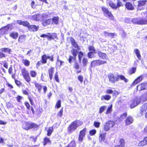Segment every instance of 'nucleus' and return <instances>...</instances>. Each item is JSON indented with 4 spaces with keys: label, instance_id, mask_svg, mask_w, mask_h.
I'll return each instance as SVG.
<instances>
[{
    "label": "nucleus",
    "instance_id": "obj_1",
    "mask_svg": "<svg viewBox=\"0 0 147 147\" xmlns=\"http://www.w3.org/2000/svg\"><path fill=\"white\" fill-rule=\"evenodd\" d=\"M82 124L81 121L77 120L72 122L67 128L68 131L70 132L76 130L77 128L81 125Z\"/></svg>",
    "mask_w": 147,
    "mask_h": 147
},
{
    "label": "nucleus",
    "instance_id": "obj_2",
    "mask_svg": "<svg viewBox=\"0 0 147 147\" xmlns=\"http://www.w3.org/2000/svg\"><path fill=\"white\" fill-rule=\"evenodd\" d=\"M70 40L72 45L74 47V49L71 51V53L74 56L76 57L77 54V50L79 49V47L73 38H71Z\"/></svg>",
    "mask_w": 147,
    "mask_h": 147
},
{
    "label": "nucleus",
    "instance_id": "obj_3",
    "mask_svg": "<svg viewBox=\"0 0 147 147\" xmlns=\"http://www.w3.org/2000/svg\"><path fill=\"white\" fill-rule=\"evenodd\" d=\"M115 122L112 121H108L105 123L104 125V129L105 131H108L110 129L113 127L115 125Z\"/></svg>",
    "mask_w": 147,
    "mask_h": 147
},
{
    "label": "nucleus",
    "instance_id": "obj_4",
    "mask_svg": "<svg viewBox=\"0 0 147 147\" xmlns=\"http://www.w3.org/2000/svg\"><path fill=\"white\" fill-rule=\"evenodd\" d=\"M13 28V26L11 24H9L0 30V34H6L7 33V30H11Z\"/></svg>",
    "mask_w": 147,
    "mask_h": 147
},
{
    "label": "nucleus",
    "instance_id": "obj_5",
    "mask_svg": "<svg viewBox=\"0 0 147 147\" xmlns=\"http://www.w3.org/2000/svg\"><path fill=\"white\" fill-rule=\"evenodd\" d=\"M37 127V125L34 123L30 124L28 123L23 124L22 126L23 128L26 130Z\"/></svg>",
    "mask_w": 147,
    "mask_h": 147
},
{
    "label": "nucleus",
    "instance_id": "obj_6",
    "mask_svg": "<svg viewBox=\"0 0 147 147\" xmlns=\"http://www.w3.org/2000/svg\"><path fill=\"white\" fill-rule=\"evenodd\" d=\"M102 9L105 15L109 18L111 20H113L114 17L111 13L107 9L104 7H102Z\"/></svg>",
    "mask_w": 147,
    "mask_h": 147
},
{
    "label": "nucleus",
    "instance_id": "obj_7",
    "mask_svg": "<svg viewBox=\"0 0 147 147\" xmlns=\"http://www.w3.org/2000/svg\"><path fill=\"white\" fill-rule=\"evenodd\" d=\"M109 81L113 83L119 80V76L118 75H114L113 74H111L109 75Z\"/></svg>",
    "mask_w": 147,
    "mask_h": 147
},
{
    "label": "nucleus",
    "instance_id": "obj_8",
    "mask_svg": "<svg viewBox=\"0 0 147 147\" xmlns=\"http://www.w3.org/2000/svg\"><path fill=\"white\" fill-rule=\"evenodd\" d=\"M29 18L36 21H39L42 19V15L38 13L32 16H30Z\"/></svg>",
    "mask_w": 147,
    "mask_h": 147
},
{
    "label": "nucleus",
    "instance_id": "obj_9",
    "mask_svg": "<svg viewBox=\"0 0 147 147\" xmlns=\"http://www.w3.org/2000/svg\"><path fill=\"white\" fill-rule=\"evenodd\" d=\"M106 63V61H105L100 60L94 61L91 62V66L92 67H94L96 65H100L105 64Z\"/></svg>",
    "mask_w": 147,
    "mask_h": 147
},
{
    "label": "nucleus",
    "instance_id": "obj_10",
    "mask_svg": "<svg viewBox=\"0 0 147 147\" xmlns=\"http://www.w3.org/2000/svg\"><path fill=\"white\" fill-rule=\"evenodd\" d=\"M47 59H50V60L52 61H53V56H47L46 55H44L42 57L41 62L43 63H46Z\"/></svg>",
    "mask_w": 147,
    "mask_h": 147
},
{
    "label": "nucleus",
    "instance_id": "obj_11",
    "mask_svg": "<svg viewBox=\"0 0 147 147\" xmlns=\"http://www.w3.org/2000/svg\"><path fill=\"white\" fill-rule=\"evenodd\" d=\"M86 131V129L84 128L80 132L78 138V140L79 141L82 142L85 135Z\"/></svg>",
    "mask_w": 147,
    "mask_h": 147
},
{
    "label": "nucleus",
    "instance_id": "obj_12",
    "mask_svg": "<svg viewBox=\"0 0 147 147\" xmlns=\"http://www.w3.org/2000/svg\"><path fill=\"white\" fill-rule=\"evenodd\" d=\"M18 23L20 25H22L23 26L27 27L28 28L29 26V24L27 21H22L21 20H18L17 21Z\"/></svg>",
    "mask_w": 147,
    "mask_h": 147
},
{
    "label": "nucleus",
    "instance_id": "obj_13",
    "mask_svg": "<svg viewBox=\"0 0 147 147\" xmlns=\"http://www.w3.org/2000/svg\"><path fill=\"white\" fill-rule=\"evenodd\" d=\"M119 144L115 146V147H125V143L123 139H120L119 140Z\"/></svg>",
    "mask_w": 147,
    "mask_h": 147
},
{
    "label": "nucleus",
    "instance_id": "obj_14",
    "mask_svg": "<svg viewBox=\"0 0 147 147\" xmlns=\"http://www.w3.org/2000/svg\"><path fill=\"white\" fill-rule=\"evenodd\" d=\"M98 54L100 57L104 59H107L108 57L106 54L104 53H103L100 51H98Z\"/></svg>",
    "mask_w": 147,
    "mask_h": 147
},
{
    "label": "nucleus",
    "instance_id": "obj_15",
    "mask_svg": "<svg viewBox=\"0 0 147 147\" xmlns=\"http://www.w3.org/2000/svg\"><path fill=\"white\" fill-rule=\"evenodd\" d=\"M28 28L29 30L36 32L38 30L39 27L38 26H36L35 25H32L31 26L29 25Z\"/></svg>",
    "mask_w": 147,
    "mask_h": 147
},
{
    "label": "nucleus",
    "instance_id": "obj_16",
    "mask_svg": "<svg viewBox=\"0 0 147 147\" xmlns=\"http://www.w3.org/2000/svg\"><path fill=\"white\" fill-rule=\"evenodd\" d=\"M147 100V93H146L142 95L140 97V102L138 103L141 101L145 102Z\"/></svg>",
    "mask_w": 147,
    "mask_h": 147
},
{
    "label": "nucleus",
    "instance_id": "obj_17",
    "mask_svg": "<svg viewBox=\"0 0 147 147\" xmlns=\"http://www.w3.org/2000/svg\"><path fill=\"white\" fill-rule=\"evenodd\" d=\"M140 91L142 90H147V82H144L140 85Z\"/></svg>",
    "mask_w": 147,
    "mask_h": 147
},
{
    "label": "nucleus",
    "instance_id": "obj_18",
    "mask_svg": "<svg viewBox=\"0 0 147 147\" xmlns=\"http://www.w3.org/2000/svg\"><path fill=\"white\" fill-rule=\"evenodd\" d=\"M138 24L142 25L147 24V18L140 19L138 20Z\"/></svg>",
    "mask_w": 147,
    "mask_h": 147
},
{
    "label": "nucleus",
    "instance_id": "obj_19",
    "mask_svg": "<svg viewBox=\"0 0 147 147\" xmlns=\"http://www.w3.org/2000/svg\"><path fill=\"white\" fill-rule=\"evenodd\" d=\"M133 122V119L132 117L130 116L128 117L125 120V123L126 125H128L131 123Z\"/></svg>",
    "mask_w": 147,
    "mask_h": 147
},
{
    "label": "nucleus",
    "instance_id": "obj_20",
    "mask_svg": "<svg viewBox=\"0 0 147 147\" xmlns=\"http://www.w3.org/2000/svg\"><path fill=\"white\" fill-rule=\"evenodd\" d=\"M111 96L110 95L108 94L102 96L101 98L102 100H109L111 99Z\"/></svg>",
    "mask_w": 147,
    "mask_h": 147
},
{
    "label": "nucleus",
    "instance_id": "obj_21",
    "mask_svg": "<svg viewBox=\"0 0 147 147\" xmlns=\"http://www.w3.org/2000/svg\"><path fill=\"white\" fill-rule=\"evenodd\" d=\"M59 18L55 17L52 19V24H57L59 22Z\"/></svg>",
    "mask_w": 147,
    "mask_h": 147
},
{
    "label": "nucleus",
    "instance_id": "obj_22",
    "mask_svg": "<svg viewBox=\"0 0 147 147\" xmlns=\"http://www.w3.org/2000/svg\"><path fill=\"white\" fill-rule=\"evenodd\" d=\"M105 134H102L100 135L99 138V142L102 143L105 140Z\"/></svg>",
    "mask_w": 147,
    "mask_h": 147
},
{
    "label": "nucleus",
    "instance_id": "obj_23",
    "mask_svg": "<svg viewBox=\"0 0 147 147\" xmlns=\"http://www.w3.org/2000/svg\"><path fill=\"white\" fill-rule=\"evenodd\" d=\"M54 68L53 67H51L49 70V74L50 79L51 80L53 78V75L54 72Z\"/></svg>",
    "mask_w": 147,
    "mask_h": 147
},
{
    "label": "nucleus",
    "instance_id": "obj_24",
    "mask_svg": "<svg viewBox=\"0 0 147 147\" xmlns=\"http://www.w3.org/2000/svg\"><path fill=\"white\" fill-rule=\"evenodd\" d=\"M10 36L14 39H16L18 36V33L17 32H11L10 34Z\"/></svg>",
    "mask_w": 147,
    "mask_h": 147
},
{
    "label": "nucleus",
    "instance_id": "obj_25",
    "mask_svg": "<svg viewBox=\"0 0 147 147\" xmlns=\"http://www.w3.org/2000/svg\"><path fill=\"white\" fill-rule=\"evenodd\" d=\"M125 6L126 8L129 10H133L134 9L133 6L129 2L126 3Z\"/></svg>",
    "mask_w": 147,
    "mask_h": 147
},
{
    "label": "nucleus",
    "instance_id": "obj_26",
    "mask_svg": "<svg viewBox=\"0 0 147 147\" xmlns=\"http://www.w3.org/2000/svg\"><path fill=\"white\" fill-rule=\"evenodd\" d=\"M34 84L35 87L38 89V92L40 93L42 87V85L37 83H35Z\"/></svg>",
    "mask_w": 147,
    "mask_h": 147
},
{
    "label": "nucleus",
    "instance_id": "obj_27",
    "mask_svg": "<svg viewBox=\"0 0 147 147\" xmlns=\"http://www.w3.org/2000/svg\"><path fill=\"white\" fill-rule=\"evenodd\" d=\"M82 67H86L87 66L88 61L87 59L85 58H83L82 61Z\"/></svg>",
    "mask_w": 147,
    "mask_h": 147
},
{
    "label": "nucleus",
    "instance_id": "obj_28",
    "mask_svg": "<svg viewBox=\"0 0 147 147\" xmlns=\"http://www.w3.org/2000/svg\"><path fill=\"white\" fill-rule=\"evenodd\" d=\"M26 39V36L24 35H21L19 36L18 39V41L19 42L22 43V42L24 41Z\"/></svg>",
    "mask_w": 147,
    "mask_h": 147
},
{
    "label": "nucleus",
    "instance_id": "obj_29",
    "mask_svg": "<svg viewBox=\"0 0 147 147\" xmlns=\"http://www.w3.org/2000/svg\"><path fill=\"white\" fill-rule=\"evenodd\" d=\"M21 72L23 77L29 74L28 71L25 68L21 70Z\"/></svg>",
    "mask_w": 147,
    "mask_h": 147
},
{
    "label": "nucleus",
    "instance_id": "obj_30",
    "mask_svg": "<svg viewBox=\"0 0 147 147\" xmlns=\"http://www.w3.org/2000/svg\"><path fill=\"white\" fill-rule=\"evenodd\" d=\"M112 105H111V106L108 108V109L105 113L106 114H111L112 111Z\"/></svg>",
    "mask_w": 147,
    "mask_h": 147
},
{
    "label": "nucleus",
    "instance_id": "obj_31",
    "mask_svg": "<svg viewBox=\"0 0 147 147\" xmlns=\"http://www.w3.org/2000/svg\"><path fill=\"white\" fill-rule=\"evenodd\" d=\"M22 62L25 65L27 66H28L30 64V61L27 59H23L22 60Z\"/></svg>",
    "mask_w": 147,
    "mask_h": 147
},
{
    "label": "nucleus",
    "instance_id": "obj_32",
    "mask_svg": "<svg viewBox=\"0 0 147 147\" xmlns=\"http://www.w3.org/2000/svg\"><path fill=\"white\" fill-rule=\"evenodd\" d=\"M106 108V106H102L99 109V113L100 114H101L105 110Z\"/></svg>",
    "mask_w": 147,
    "mask_h": 147
},
{
    "label": "nucleus",
    "instance_id": "obj_33",
    "mask_svg": "<svg viewBox=\"0 0 147 147\" xmlns=\"http://www.w3.org/2000/svg\"><path fill=\"white\" fill-rule=\"evenodd\" d=\"M50 40L51 39H54L55 38L57 39L58 38L57 34L55 33H53L52 34H50Z\"/></svg>",
    "mask_w": 147,
    "mask_h": 147
},
{
    "label": "nucleus",
    "instance_id": "obj_34",
    "mask_svg": "<svg viewBox=\"0 0 147 147\" xmlns=\"http://www.w3.org/2000/svg\"><path fill=\"white\" fill-rule=\"evenodd\" d=\"M95 54L92 52H90L88 53V57L90 58H92L95 57V55H94Z\"/></svg>",
    "mask_w": 147,
    "mask_h": 147
},
{
    "label": "nucleus",
    "instance_id": "obj_35",
    "mask_svg": "<svg viewBox=\"0 0 147 147\" xmlns=\"http://www.w3.org/2000/svg\"><path fill=\"white\" fill-rule=\"evenodd\" d=\"M53 127H49V129L47 131V135L48 136H50L53 131Z\"/></svg>",
    "mask_w": 147,
    "mask_h": 147
},
{
    "label": "nucleus",
    "instance_id": "obj_36",
    "mask_svg": "<svg viewBox=\"0 0 147 147\" xmlns=\"http://www.w3.org/2000/svg\"><path fill=\"white\" fill-rule=\"evenodd\" d=\"M139 144L138 145V146H144L147 144L144 141V139L143 140L140 141Z\"/></svg>",
    "mask_w": 147,
    "mask_h": 147
},
{
    "label": "nucleus",
    "instance_id": "obj_37",
    "mask_svg": "<svg viewBox=\"0 0 147 147\" xmlns=\"http://www.w3.org/2000/svg\"><path fill=\"white\" fill-rule=\"evenodd\" d=\"M137 105V100H134V102H133V103L131 105L130 107L131 109L135 107V106H136Z\"/></svg>",
    "mask_w": 147,
    "mask_h": 147
},
{
    "label": "nucleus",
    "instance_id": "obj_38",
    "mask_svg": "<svg viewBox=\"0 0 147 147\" xmlns=\"http://www.w3.org/2000/svg\"><path fill=\"white\" fill-rule=\"evenodd\" d=\"M23 77L27 82H29L30 81L31 79L29 74L24 76Z\"/></svg>",
    "mask_w": 147,
    "mask_h": 147
},
{
    "label": "nucleus",
    "instance_id": "obj_39",
    "mask_svg": "<svg viewBox=\"0 0 147 147\" xmlns=\"http://www.w3.org/2000/svg\"><path fill=\"white\" fill-rule=\"evenodd\" d=\"M146 110V108H145L144 105H143L142 106L141 110L140 111V113L142 115L143 114L145 113Z\"/></svg>",
    "mask_w": 147,
    "mask_h": 147
},
{
    "label": "nucleus",
    "instance_id": "obj_40",
    "mask_svg": "<svg viewBox=\"0 0 147 147\" xmlns=\"http://www.w3.org/2000/svg\"><path fill=\"white\" fill-rule=\"evenodd\" d=\"M1 50L3 52H7L9 53H10L11 50L9 48H2L1 49Z\"/></svg>",
    "mask_w": 147,
    "mask_h": 147
},
{
    "label": "nucleus",
    "instance_id": "obj_41",
    "mask_svg": "<svg viewBox=\"0 0 147 147\" xmlns=\"http://www.w3.org/2000/svg\"><path fill=\"white\" fill-rule=\"evenodd\" d=\"M88 50L90 51V52H94V53L96 54V53L95 50L92 46H90L88 47Z\"/></svg>",
    "mask_w": 147,
    "mask_h": 147
},
{
    "label": "nucleus",
    "instance_id": "obj_42",
    "mask_svg": "<svg viewBox=\"0 0 147 147\" xmlns=\"http://www.w3.org/2000/svg\"><path fill=\"white\" fill-rule=\"evenodd\" d=\"M109 5L111 7L113 8H117V6L112 2H109Z\"/></svg>",
    "mask_w": 147,
    "mask_h": 147
},
{
    "label": "nucleus",
    "instance_id": "obj_43",
    "mask_svg": "<svg viewBox=\"0 0 147 147\" xmlns=\"http://www.w3.org/2000/svg\"><path fill=\"white\" fill-rule=\"evenodd\" d=\"M30 74L31 76L32 77L34 78L36 75V71L33 70L30 71Z\"/></svg>",
    "mask_w": 147,
    "mask_h": 147
},
{
    "label": "nucleus",
    "instance_id": "obj_44",
    "mask_svg": "<svg viewBox=\"0 0 147 147\" xmlns=\"http://www.w3.org/2000/svg\"><path fill=\"white\" fill-rule=\"evenodd\" d=\"M136 70V68L133 67L132 69H130L129 71V74H131L135 73Z\"/></svg>",
    "mask_w": 147,
    "mask_h": 147
},
{
    "label": "nucleus",
    "instance_id": "obj_45",
    "mask_svg": "<svg viewBox=\"0 0 147 147\" xmlns=\"http://www.w3.org/2000/svg\"><path fill=\"white\" fill-rule=\"evenodd\" d=\"M119 79H120L122 80H123L125 82H127L128 81V80L125 78V77L123 75H119Z\"/></svg>",
    "mask_w": 147,
    "mask_h": 147
},
{
    "label": "nucleus",
    "instance_id": "obj_46",
    "mask_svg": "<svg viewBox=\"0 0 147 147\" xmlns=\"http://www.w3.org/2000/svg\"><path fill=\"white\" fill-rule=\"evenodd\" d=\"M146 1H138V6H143Z\"/></svg>",
    "mask_w": 147,
    "mask_h": 147
},
{
    "label": "nucleus",
    "instance_id": "obj_47",
    "mask_svg": "<svg viewBox=\"0 0 147 147\" xmlns=\"http://www.w3.org/2000/svg\"><path fill=\"white\" fill-rule=\"evenodd\" d=\"M83 55L84 54L82 52H79L78 54V57L79 61L80 62L81 61L82 58V57Z\"/></svg>",
    "mask_w": 147,
    "mask_h": 147
},
{
    "label": "nucleus",
    "instance_id": "obj_48",
    "mask_svg": "<svg viewBox=\"0 0 147 147\" xmlns=\"http://www.w3.org/2000/svg\"><path fill=\"white\" fill-rule=\"evenodd\" d=\"M50 33H48L47 34H42L40 36L42 37V38L46 37V38H47V39H49V38L50 37Z\"/></svg>",
    "mask_w": 147,
    "mask_h": 147
},
{
    "label": "nucleus",
    "instance_id": "obj_49",
    "mask_svg": "<svg viewBox=\"0 0 147 147\" xmlns=\"http://www.w3.org/2000/svg\"><path fill=\"white\" fill-rule=\"evenodd\" d=\"M100 124V123L99 122L95 121L94 123V125L96 128H98Z\"/></svg>",
    "mask_w": 147,
    "mask_h": 147
},
{
    "label": "nucleus",
    "instance_id": "obj_50",
    "mask_svg": "<svg viewBox=\"0 0 147 147\" xmlns=\"http://www.w3.org/2000/svg\"><path fill=\"white\" fill-rule=\"evenodd\" d=\"M61 106V101L60 100H58L56 104L55 107L57 108L58 109Z\"/></svg>",
    "mask_w": 147,
    "mask_h": 147
},
{
    "label": "nucleus",
    "instance_id": "obj_51",
    "mask_svg": "<svg viewBox=\"0 0 147 147\" xmlns=\"http://www.w3.org/2000/svg\"><path fill=\"white\" fill-rule=\"evenodd\" d=\"M96 130L95 129H92L89 131V134L90 136L94 135L96 133Z\"/></svg>",
    "mask_w": 147,
    "mask_h": 147
},
{
    "label": "nucleus",
    "instance_id": "obj_52",
    "mask_svg": "<svg viewBox=\"0 0 147 147\" xmlns=\"http://www.w3.org/2000/svg\"><path fill=\"white\" fill-rule=\"evenodd\" d=\"M63 109H61L60 110V111L57 114L58 116L59 117H61L63 115Z\"/></svg>",
    "mask_w": 147,
    "mask_h": 147
},
{
    "label": "nucleus",
    "instance_id": "obj_53",
    "mask_svg": "<svg viewBox=\"0 0 147 147\" xmlns=\"http://www.w3.org/2000/svg\"><path fill=\"white\" fill-rule=\"evenodd\" d=\"M78 80L81 83H82L83 82V78L82 76H79L78 77Z\"/></svg>",
    "mask_w": 147,
    "mask_h": 147
},
{
    "label": "nucleus",
    "instance_id": "obj_54",
    "mask_svg": "<svg viewBox=\"0 0 147 147\" xmlns=\"http://www.w3.org/2000/svg\"><path fill=\"white\" fill-rule=\"evenodd\" d=\"M55 79L56 81L57 82H59V79L58 78V74L57 72L55 74Z\"/></svg>",
    "mask_w": 147,
    "mask_h": 147
},
{
    "label": "nucleus",
    "instance_id": "obj_55",
    "mask_svg": "<svg viewBox=\"0 0 147 147\" xmlns=\"http://www.w3.org/2000/svg\"><path fill=\"white\" fill-rule=\"evenodd\" d=\"M113 92V90L110 89H107L105 91V93L107 94H111Z\"/></svg>",
    "mask_w": 147,
    "mask_h": 147
},
{
    "label": "nucleus",
    "instance_id": "obj_56",
    "mask_svg": "<svg viewBox=\"0 0 147 147\" xmlns=\"http://www.w3.org/2000/svg\"><path fill=\"white\" fill-rule=\"evenodd\" d=\"M131 21L134 24H137L138 23V19L137 18H135L133 19Z\"/></svg>",
    "mask_w": 147,
    "mask_h": 147
},
{
    "label": "nucleus",
    "instance_id": "obj_57",
    "mask_svg": "<svg viewBox=\"0 0 147 147\" xmlns=\"http://www.w3.org/2000/svg\"><path fill=\"white\" fill-rule=\"evenodd\" d=\"M44 142L45 144L50 143V141L49 140V138H45L44 139Z\"/></svg>",
    "mask_w": 147,
    "mask_h": 147
},
{
    "label": "nucleus",
    "instance_id": "obj_58",
    "mask_svg": "<svg viewBox=\"0 0 147 147\" xmlns=\"http://www.w3.org/2000/svg\"><path fill=\"white\" fill-rule=\"evenodd\" d=\"M74 66L76 69H79V66L78 63L77 62H75L74 64Z\"/></svg>",
    "mask_w": 147,
    "mask_h": 147
},
{
    "label": "nucleus",
    "instance_id": "obj_59",
    "mask_svg": "<svg viewBox=\"0 0 147 147\" xmlns=\"http://www.w3.org/2000/svg\"><path fill=\"white\" fill-rule=\"evenodd\" d=\"M122 5V3L120 1H118L117 5H116L117 6V8L119 6H121Z\"/></svg>",
    "mask_w": 147,
    "mask_h": 147
},
{
    "label": "nucleus",
    "instance_id": "obj_60",
    "mask_svg": "<svg viewBox=\"0 0 147 147\" xmlns=\"http://www.w3.org/2000/svg\"><path fill=\"white\" fill-rule=\"evenodd\" d=\"M115 34L114 33H109V36L111 38H114V36H115Z\"/></svg>",
    "mask_w": 147,
    "mask_h": 147
},
{
    "label": "nucleus",
    "instance_id": "obj_61",
    "mask_svg": "<svg viewBox=\"0 0 147 147\" xmlns=\"http://www.w3.org/2000/svg\"><path fill=\"white\" fill-rule=\"evenodd\" d=\"M25 105L28 109H30V106L28 102H25Z\"/></svg>",
    "mask_w": 147,
    "mask_h": 147
},
{
    "label": "nucleus",
    "instance_id": "obj_62",
    "mask_svg": "<svg viewBox=\"0 0 147 147\" xmlns=\"http://www.w3.org/2000/svg\"><path fill=\"white\" fill-rule=\"evenodd\" d=\"M138 83V78H137L133 82L132 85L134 86Z\"/></svg>",
    "mask_w": 147,
    "mask_h": 147
},
{
    "label": "nucleus",
    "instance_id": "obj_63",
    "mask_svg": "<svg viewBox=\"0 0 147 147\" xmlns=\"http://www.w3.org/2000/svg\"><path fill=\"white\" fill-rule=\"evenodd\" d=\"M51 19H48L46 21H45V22L47 25L51 23Z\"/></svg>",
    "mask_w": 147,
    "mask_h": 147
},
{
    "label": "nucleus",
    "instance_id": "obj_64",
    "mask_svg": "<svg viewBox=\"0 0 147 147\" xmlns=\"http://www.w3.org/2000/svg\"><path fill=\"white\" fill-rule=\"evenodd\" d=\"M43 89L44 90V93H45L47 90V88L46 86H43Z\"/></svg>",
    "mask_w": 147,
    "mask_h": 147
}]
</instances>
